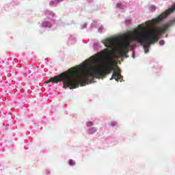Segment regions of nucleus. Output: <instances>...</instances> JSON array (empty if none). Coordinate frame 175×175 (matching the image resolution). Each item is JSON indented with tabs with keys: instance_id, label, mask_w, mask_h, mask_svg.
<instances>
[{
	"instance_id": "9b49d317",
	"label": "nucleus",
	"mask_w": 175,
	"mask_h": 175,
	"mask_svg": "<svg viewBox=\"0 0 175 175\" xmlns=\"http://www.w3.org/2000/svg\"><path fill=\"white\" fill-rule=\"evenodd\" d=\"M61 1H64V0H61Z\"/></svg>"
},
{
	"instance_id": "7ed1b4c3",
	"label": "nucleus",
	"mask_w": 175,
	"mask_h": 175,
	"mask_svg": "<svg viewBox=\"0 0 175 175\" xmlns=\"http://www.w3.org/2000/svg\"><path fill=\"white\" fill-rule=\"evenodd\" d=\"M113 79L116 80V81H118V80L121 79V75H120V73H118V72H117L115 70L113 72V74L111 77L110 78V80H113Z\"/></svg>"
},
{
	"instance_id": "39448f33",
	"label": "nucleus",
	"mask_w": 175,
	"mask_h": 175,
	"mask_svg": "<svg viewBox=\"0 0 175 175\" xmlns=\"http://www.w3.org/2000/svg\"><path fill=\"white\" fill-rule=\"evenodd\" d=\"M69 165H70V166L75 165V161H73V159H70L69 160Z\"/></svg>"
},
{
	"instance_id": "f257e3e1",
	"label": "nucleus",
	"mask_w": 175,
	"mask_h": 175,
	"mask_svg": "<svg viewBox=\"0 0 175 175\" xmlns=\"http://www.w3.org/2000/svg\"><path fill=\"white\" fill-rule=\"evenodd\" d=\"M117 39L118 38H109L105 40L104 43L105 47L103 51L97 53L94 56H92L94 62L97 65H102L105 66L102 70L96 68H87V66H80V69L70 68L68 70L61 73L59 75L55 76L46 81V84L49 83H63V88H70V90H75L79 88L80 85L83 87L86 84L94 81V79H101L105 77L106 75H110L114 70V62L113 57H111V51L116 49L117 44Z\"/></svg>"
},
{
	"instance_id": "1a4fd4ad",
	"label": "nucleus",
	"mask_w": 175,
	"mask_h": 175,
	"mask_svg": "<svg viewBox=\"0 0 175 175\" xmlns=\"http://www.w3.org/2000/svg\"><path fill=\"white\" fill-rule=\"evenodd\" d=\"M116 125H117V122H112V126H116Z\"/></svg>"
},
{
	"instance_id": "20e7f679",
	"label": "nucleus",
	"mask_w": 175,
	"mask_h": 175,
	"mask_svg": "<svg viewBox=\"0 0 175 175\" xmlns=\"http://www.w3.org/2000/svg\"><path fill=\"white\" fill-rule=\"evenodd\" d=\"M97 129L96 127H92L90 129V133H95L96 132Z\"/></svg>"
},
{
	"instance_id": "423d86ee",
	"label": "nucleus",
	"mask_w": 175,
	"mask_h": 175,
	"mask_svg": "<svg viewBox=\"0 0 175 175\" xmlns=\"http://www.w3.org/2000/svg\"><path fill=\"white\" fill-rule=\"evenodd\" d=\"M87 126H92L94 125V123L92 122H88L86 123Z\"/></svg>"
},
{
	"instance_id": "9d476101",
	"label": "nucleus",
	"mask_w": 175,
	"mask_h": 175,
	"mask_svg": "<svg viewBox=\"0 0 175 175\" xmlns=\"http://www.w3.org/2000/svg\"><path fill=\"white\" fill-rule=\"evenodd\" d=\"M49 5H50L51 6H53V5H54V1H51V2L49 3Z\"/></svg>"
},
{
	"instance_id": "f03ea898",
	"label": "nucleus",
	"mask_w": 175,
	"mask_h": 175,
	"mask_svg": "<svg viewBox=\"0 0 175 175\" xmlns=\"http://www.w3.org/2000/svg\"><path fill=\"white\" fill-rule=\"evenodd\" d=\"M175 11V3L172 6V8H169L168 10H165V12L162 13L160 16L157 18L152 19L149 21L148 23H152V24H157V23H160L164 18H166L169 14L173 13Z\"/></svg>"
},
{
	"instance_id": "6e6552de",
	"label": "nucleus",
	"mask_w": 175,
	"mask_h": 175,
	"mask_svg": "<svg viewBox=\"0 0 175 175\" xmlns=\"http://www.w3.org/2000/svg\"><path fill=\"white\" fill-rule=\"evenodd\" d=\"M159 44H160V46H163L165 44V41L163 40H161L159 42Z\"/></svg>"
},
{
	"instance_id": "0eeeda50",
	"label": "nucleus",
	"mask_w": 175,
	"mask_h": 175,
	"mask_svg": "<svg viewBox=\"0 0 175 175\" xmlns=\"http://www.w3.org/2000/svg\"><path fill=\"white\" fill-rule=\"evenodd\" d=\"M49 22H44L42 23V27H49Z\"/></svg>"
}]
</instances>
